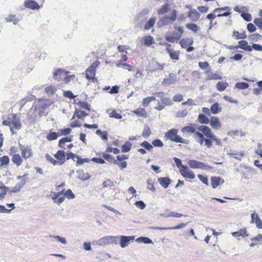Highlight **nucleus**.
<instances>
[{"mask_svg": "<svg viewBox=\"0 0 262 262\" xmlns=\"http://www.w3.org/2000/svg\"><path fill=\"white\" fill-rule=\"evenodd\" d=\"M54 157L56 159L58 165H61L66 162V152L63 150H57Z\"/></svg>", "mask_w": 262, "mask_h": 262, "instance_id": "2eb2a0df", "label": "nucleus"}, {"mask_svg": "<svg viewBox=\"0 0 262 262\" xmlns=\"http://www.w3.org/2000/svg\"><path fill=\"white\" fill-rule=\"evenodd\" d=\"M71 132V129L69 127L64 128L58 129V135L59 136H67L70 134Z\"/></svg>", "mask_w": 262, "mask_h": 262, "instance_id": "8fccbe9b", "label": "nucleus"}, {"mask_svg": "<svg viewBox=\"0 0 262 262\" xmlns=\"http://www.w3.org/2000/svg\"><path fill=\"white\" fill-rule=\"evenodd\" d=\"M51 194L52 195V199L53 201L58 205L62 204L65 200L64 196H59L56 193V192L51 191Z\"/></svg>", "mask_w": 262, "mask_h": 262, "instance_id": "cd10ccee", "label": "nucleus"}, {"mask_svg": "<svg viewBox=\"0 0 262 262\" xmlns=\"http://www.w3.org/2000/svg\"><path fill=\"white\" fill-rule=\"evenodd\" d=\"M261 220L258 214L254 211L251 214V224H253Z\"/></svg>", "mask_w": 262, "mask_h": 262, "instance_id": "bf43d9fd", "label": "nucleus"}, {"mask_svg": "<svg viewBox=\"0 0 262 262\" xmlns=\"http://www.w3.org/2000/svg\"><path fill=\"white\" fill-rule=\"evenodd\" d=\"M156 20V18L155 17L150 18L148 20L147 23L145 24V25L144 26V29H145V30L150 29L155 25Z\"/></svg>", "mask_w": 262, "mask_h": 262, "instance_id": "09e8293b", "label": "nucleus"}, {"mask_svg": "<svg viewBox=\"0 0 262 262\" xmlns=\"http://www.w3.org/2000/svg\"><path fill=\"white\" fill-rule=\"evenodd\" d=\"M181 132L184 134L183 136L185 137L192 135L196 142L202 146L204 145L208 148H210L212 146L213 142L217 146L222 145L221 139L215 135L207 125H199L196 123H190L183 127Z\"/></svg>", "mask_w": 262, "mask_h": 262, "instance_id": "f257e3e1", "label": "nucleus"}, {"mask_svg": "<svg viewBox=\"0 0 262 262\" xmlns=\"http://www.w3.org/2000/svg\"><path fill=\"white\" fill-rule=\"evenodd\" d=\"M210 180L211 186L214 189L222 185L225 182L224 180L220 176H212L210 178Z\"/></svg>", "mask_w": 262, "mask_h": 262, "instance_id": "6ab92c4d", "label": "nucleus"}, {"mask_svg": "<svg viewBox=\"0 0 262 262\" xmlns=\"http://www.w3.org/2000/svg\"><path fill=\"white\" fill-rule=\"evenodd\" d=\"M188 166L192 169H201L206 170H210L212 167L207 164L197 161L196 160L191 159L188 161Z\"/></svg>", "mask_w": 262, "mask_h": 262, "instance_id": "423d86ee", "label": "nucleus"}, {"mask_svg": "<svg viewBox=\"0 0 262 262\" xmlns=\"http://www.w3.org/2000/svg\"><path fill=\"white\" fill-rule=\"evenodd\" d=\"M10 162V159L8 156H4L0 157V166L1 167H6L7 166Z\"/></svg>", "mask_w": 262, "mask_h": 262, "instance_id": "ea45409f", "label": "nucleus"}, {"mask_svg": "<svg viewBox=\"0 0 262 262\" xmlns=\"http://www.w3.org/2000/svg\"><path fill=\"white\" fill-rule=\"evenodd\" d=\"M177 17V12L175 9H173L171 12V15L170 16H165L162 17L158 23H160L163 26L171 24L176 20Z\"/></svg>", "mask_w": 262, "mask_h": 262, "instance_id": "6e6552de", "label": "nucleus"}, {"mask_svg": "<svg viewBox=\"0 0 262 262\" xmlns=\"http://www.w3.org/2000/svg\"><path fill=\"white\" fill-rule=\"evenodd\" d=\"M155 100L156 98L154 96L147 97L142 100V104L143 106L147 107L151 101Z\"/></svg>", "mask_w": 262, "mask_h": 262, "instance_id": "37998d69", "label": "nucleus"}, {"mask_svg": "<svg viewBox=\"0 0 262 262\" xmlns=\"http://www.w3.org/2000/svg\"><path fill=\"white\" fill-rule=\"evenodd\" d=\"M132 147V144L129 141H126L125 143L121 146V151L122 152H129Z\"/></svg>", "mask_w": 262, "mask_h": 262, "instance_id": "2f4dec72", "label": "nucleus"}, {"mask_svg": "<svg viewBox=\"0 0 262 262\" xmlns=\"http://www.w3.org/2000/svg\"><path fill=\"white\" fill-rule=\"evenodd\" d=\"M151 134L150 127L148 125H145L142 133V136L145 138H148Z\"/></svg>", "mask_w": 262, "mask_h": 262, "instance_id": "3c124183", "label": "nucleus"}, {"mask_svg": "<svg viewBox=\"0 0 262 262\" xmlns=\"http://www.w3.org/2000/svg\"><path fill=\"white\" fill-rule=\"evenodd\" d=\"M249 37L251 41L255 42H257L262 39L261 35L257 33L250 35Z\"/></svg>", "mask_w": 262, "mask_h": 262, "instance_id": "5fc2aeb1", "label": "nucleus"}, {"mask_svg": "<svg viewBox=\"0 0 262 262\" xmlns=\"http://www.w3.org/2000/svg\"><path fill=\"white\" fill-rule=\"evenodd\" d=\"M170 6L169 4H165L158 10V14L162 15L168 12L170 10Z\"/></svg>", "mask_w": 262, "mask_h": 262, "instance_id": "e433bc0d", "label": "nucleus"}, {"mask_svg": "<svg viewBox=\"0 0 262 262\" xmlns=\"http://www.w3.org/2000/svg\"><path fill=\"white\" fill-rule=\"evenodd\" d=\"M169 55L170 58L173 61H178L180 60L181 52L180 50H174L172 46L166 51Z\"/></svg>", "mask_w": 262, "mask_h": 262, "instance_id": "dca6fc26", "label": "nucleus"}, {"mask_svg": "<svg viewBox=\"0 0 262 262\" xmlns=\"http://www.w3.org/2000/svg\"><path fill=\"white\" fill-rule=\"evenodd\" d=\"M158 181L160 185L165 189L168 188L172 182V180L168 177L158 178Z\"/></svg>", "mask_w": 262, "mask_h": 262, "instance_id": "412c9836", "label": "nucleus"}, {"mask_svg": "<svg viewBox=\"0 0 262 262\" xmlns=\"http://www.w3.org/2000/svg\"><path fill=\"white\" fill-rule=\"evenodd\" d=\"M238 48L248 52H251L252 51V48L250 46L248 45V42L244 39H242L238 41Z\"/></svg>", "mask_w": 262, "mask_h": 262, "instance_id": "bb28decb", "label": "nucleus"}, {"mask_svg": "<svg viewBox=\"0 0 262 262\" xmlns=\"http://www.w3.org/2000/svg\"><path fill=\"white\" fill-rule=\"evenodd\" d=\"M115 165H117L120 169L123 170L127 167V163L125 161H121L117 159Z\"/></svg>", "mask_w": 262, "mask_h": 262, "instance_id": "052dcab7", "label": "nucleus"}, {"mask_svg": "<svg viewBox=\"0 0 262 262\" xmlns=\"http://www.w3.org/2000/svg\"><path fill=\"white\" fill-rule=\"evenodd\" d=\"M229 84L227 82L220 81L216 84V89L219 91H224L228 86Z\"/></svg>", "mask_w": 262, "mask_h": 262, "instance_id": "a19ab883", "label": "nucleus"}, {"mask_svg": "<svg viewBox=\"0 0 262 262\" xmlns=\"http://www.w3.org/2000/svg\"><path fill=\"white\" fill-rule=\"evenodd\" d=\"M25 185V182L24 181H21L20 183H17L15 187L12 189H10V195L12 193H17L20 191L21 188L24 187Z\"/></svg>", "mask_w": 262, "mask_h": 262, "instance_id": "473e14b6", "label": "nucleus"}, {"mask_svg": "<svg viewBox=\"0 0 262 262\" xmlns=\"http://www.w3.org/2000/svg\"><path fill=\"white\" fill-rule=\"evenodd\" d=\"M188 17L192 21H197L200 16V13L195 10H190L187 15Z\"/></svg>", "mask_w": 262, "mask_h": 262, "instance_id": "c85d7f7f", "label": "nucleus"}, {"mask_svg": "<svg viewBox=\"0 0 262 262\" xmlns=\"http://www.w3.org/2000/svg\"><path fill=\"white\" fill-rule=\"evenodd\" d=\"M209 124L215 130H219L222 127V123L220 119L214 116H211Z\"/></svg>", "mask_w": 262, "mask_h": 262, "instance_id": "f3484780", "label": "nucleus"}, {"mask_svg": "<svg viewBox=\"0 0 262 262\" xmlns=\"http://www.w3.org/2000/svg\"><path fill=\"white\" fill-rule=\"evenodd\" d=\"M193 43L192 38H184L180 40L179 44L183 49H186L187 52H189L194 50V47L191 46Z\"/></svg>", "mask_w": 262, "mask_h": 262, "instance_id": "1a4fd4ad", "label": "nucleus"}, {"mask_svg": "<svg viewBox=\"0 0 262 262\" xmlns=\"http://www.w3.org/2000/svg\"><path fill=\"white\" fill-rule=\"evenodd\" d=\"M178 129L171 128L165 133L164 138L173 142L189 144L190 141L182 138L178 134Z\"/></svg>", "mask_w": 262, "mask_h": 262, "instance_id": "f03ea898", "label": "nucleus"}, {"mask_svg": "<svg viewBox=\"0 0 262 262\" xmlns=\"http://www.w3.org/2000/svg\"><path fill=\"white\" fill-rule=\"evenodd\" d=\"M116 245V236L108 235L100 238L97 242V244L100 246H104L108 244Z\"/></svg>", "mask_w": 262, "mask_h": 262, "instance_id": "9b49d317", "label": "nucleus"}, {"mask_svg": "<svg viewBox=\"0 0 262 262\" xmlns=\"http://www.w3.org/2000/svg\"><path fill=\"white\" fill-rule=\"evenodd\" d=\"M78 155L74 154L72 151H69L66 153V161L70 159L74 160L75 158L77 159Z\"/></svg>", "mask_w": 262, "mask_h": 262, "instance_id": "e2e57ef3", "label": "nucleus"}, {"mask_svg": "<svg viewBox=\"0 0 262 262\" xmlns=\"http://www.w3.org/2000/svg\"><path fill=\"white\" fill-rule=\"evenodd\" d=\"M187 224H188V223H182L177 225L175 226L169 227L150 226L149 227V229H152V230H178V229H182V228L185 227Z\"/></svg>", "mask_w": 262, "mask_h": 262, "instance_id": "ddd939ff", "label": "nucleus"}, {"mask_svg": "<svg viewBox=\"0 0 262 262\" xmlns=\"http://www.w3.org/2000/svg\"><path fill=\"white\" fill-rule=\"evenodd\" d=\"M12 161L17 166H20L23 162V158L18 154L12 155Z\"/></svg>", "mask_w": 262, "mask_h": 262, "instance_id": "7c9ffc66", "label": "nucleus"}, {"mask_svg": "<svg viewBox=\"0 0 262 262\" xmlns=\"http://www.w3.org/2000/svg\"><path fill=\"white\" fill-rule=\"evenodd\" d=\"M140 145L144 148L145 150H147L149 151H151V150L153 149L152 143L150 144L147 141H144L143 142H141L140 144Z\"/></svg>", "mask_w": 262, "mask_h": 262, "instance_id": "a18cd8bd", "label": "nucleus"}, {"mask_svg": "<svg viewBox=\"0 0 262 262\" xmlns=\"http://www.w3.org/2000/svg\"><path fill=\"white\" fill-rule=\"evenodd\" d=\"M19 116H11V117L10 118V116H9V117L8 118L9 120H11V126L16 130H19L22 126Z\"/></svg>", "mask_w": 262, "mask_h": 262, "instance_id": "a211bd4d", "label": "nucleus"}, {"mask_svg": "<svg viewBox=\"0 0 262 262\" xmlns=\"http://www.w3.org/2000/svg\"><path fill=\"white\" fill-rule=\"evenodd\" d=\"M148 68L150 71H162L164 69V66L159 63L158 61L152 60L148 64Z\"/></svg>", "mask_w": 262, "mask_h": 262, "instance_id": "aec40b11", "label": "nucleus"}, {"mask_svg": "<svg viewBox=\"0 0 262 262\" xmlns=\"http://www.w3.org/2000/svg\"><path fill=\"white\" fill-rule=\"evenodd\" d=\"M205 74L206 75V80H221L222 76L221 72L213 73L211 71L210 68L205 71Z\"/></svg>", "mask_w": 262, "mask_h": 262, "instance_id": "f8f14e48", "label": "nucleus"}, {"mask_svg": "<svg viewBox=\"0 0 262 262\" xmlns=\"http://www.w3.org/2000/svg\"><path fill=\"white\" fill-rule=\"evenodd\" d=\"M249 85L248 83L244 82H237L235 87L238 90H245L248 88Z\"/></svg>", "mask_w": 262, "mask_h": 262, "instance_id": "864d4df0", "label": "nucleus"}, {"mask_svg": "<svg viewBox=\"0 0 262 262\" xmlns=\"http://www.w3.org/2000/svg\"><path fill=\"white\" fill-rule=\"evenodd\" d=\"M221 107L217 103H214L210 108V111L212 114H217L221 111Z\"/></svg>", "mask_w": 262, "mask_h": 262, "instance_id": "de8ad7c7", "label": "nucleus"}, {"mask_svg": "<svg viewBox=\"0 0 262 262\" xmlns=\"http://www.w3.org/2000/svg\"><path fill=\"white\" fill-rule=\"evenodd\" d=\"M152 145L153 147H162L164 144L163 142L159 139H156L152 141Z\"/></svg>", "mask_w": 262, "mask_h": 262, "instance_id": "69168bd1", "label": "nucleus"}, {"mask_svg": "<svg viewBox=\"0 0 262 262\" xmlns=\"http://www.w3.org/2000/svg\"><path fill=\"white\" fill-rule=\"evenodd\" d=\"M103 158H104V160H106L110 163L114 164L115 165L117 161V159H115L112 155L108 154L106 152L105 154H103Z\"/></svg>", "mask_w": 262, "mask_h": 262, "instance_id": "c9c22d12", "label": "nucleus"}, {"mask_svg": "<svg viewBox=\"0 0 262 262\" xmlns=\"http://www.w3.org/2000/svg\"><path fill=\"white\" fill-rule=\"evenodd\" d=\"M247 35L244 30H241L239 31L234 30L232 33V37L235 39H245L247 38Z\"/></svg>", "mask_w": 262, "mask_h": 262, "instance_id": "4be33fe9", "label": "nucleus"}, {"mask_svg": "<svg viewBox=\"0 0 262 262\" xmlns=\"http://www.w3.org/2000/svg\"><path fill=\"white\" fill-rule=\"evenodd\" d=\"M251 241L252 242H257V243H258V245L262 244V234L259 233L257 236L251 238Z\"/></svg>", "mask_w": 262, "mask_h": 262, "instance_id": "338daca9", "label": "nucleus"}, {"mask_svg": "<svg viewBox=\"0 0 262 262\" xmlns=\"http://www.w3.org/2000/svg\"><path fill=\"white\" fill-rule=\"evenodd\" d=\"M231 9L229 7H224L222 8H216L213 10L214 13H216L218 12H221V11H224V10H228V12H225L223 13V12H221V13L218 14L216 16L217 17H223V16H229L231 14L230 12Z\"/></svg>", "mask_w": 262, "mask_h": 262, "instance_id": "393cba45", "label": "nucleus"}, {"mask_svg": "<svg viewBox=\"0 0 262 262\" xmlns=\"http://www.w3.org/2000/svg\"><path fill=\"white\" fill-rule=\"evenodd\" d=\"M76 79V76L74 74L69 75V74H67L66 76L64 78L63 81L65 83L68 84L71 81L74 80Z\"/></svg>", "mask_w": 262, "mask_h": 262, "instance_id": "680f3d73", "label": "nucleus"}, {"mask_svg": "<svg viewBox=\"0 0 262 262\" xmlns=\"http://www.w3.org/2000/svg\"><path fill=\"white\" fill-rule=\"evenodd\" d=\"M90 161H91L90 159L88 158H82V157L78 155L76 162V166H79L83 164L84 163H89Z\"/></svg>", "mask_w": 262, "mask_h": 262, "instance_id": "4c0bfd02", "label": "nucleus"}, {"mask_svg": "<svg viewBox=\"0 0 262 262\" xmlns=\"http://www.w3.org/2000/svg\"><path fill=\"white\" fill-rule=\"evenodd\" d=\"M143 41L145 46H150L154 43V39L150 35L146 36L143 38Z\"/></svg>", "mask_w": 262, "mask_h": 262, "instance_id": "c03bdc74", "label": "nucleus"}, {"mask_svg": "<svg viewBox=\"0 0 262 262\" xmlns=\"http://www.w3.org/2000/svg\"><path fill=\"white\" fill-rule=\"evenodd\" d=\"M24 5L26 8L32 10H37L39 8V6L37 3L33 0H26L24 2Z\"/></svg>", "mask_w": 262, "mask_h": 262, "instance_id": "a878e982", "label": "nucleus"}, {"mask_svg": "<svg viewBox=\"0 0 262 262\" xmlns=\"http://www.w3.org/2000/svg\"><path fill=\"white\" fill-rule=\"evenodd\" d=\"M231 235L235 237H246L249 236L247 228L246 227L241 228L237 231L232 232Z\"/></svg>", "mask_w": 262, "mask_h": 262, "instance_id": "b1692460", "label": "nucleus"}, {"mask_svg": "<svg viewBox=\"0 0 262 262\" xmlns=\"http://www.w3.org/2000/svg\"><path fill=\"white\" fill-rule=\"evenodd\" d=\"M174 31L171 35H166L165 36L166 40L169 42H174L179 41L183 36L184 30L182 26H174Z\"/></svg>", "mask_w": 262, "mask_h": 262, "instance_id": "20e7f679", "label": "nucleus"}, {"mask_svg": "<svg viewBox=\"0 0 262 262\" xmlns=\"http://www.w3.org/2000/svg\"><path fill=\"white\" fill-rule=\"evenodd\" d=\"M65 198L66 197L69 200L75 198V195L71 189H69L65 191Z\"/></svg>", "mask_w": 262, "mask_h": 262, "instance_id": "0e129e2a", "label": "nucleus"}, {"mask_svg": "<svg viewBox=\"0 0 262 262\" xmlns=\"http://www.w3.org/2000/svg\"><path fill=\"white\" fill-rule=\"evenodd\" d=\"M105 152H113L115 154H119L120 152V150L117 147H113L108 146L106 148Z\"/></svg>", "mask_w": 262, "mask_h": 262, "instance_id": "13d9d810", "label": "nucleus"}, {"mask_svg": "<svg viewBox=\"0 0 262 262\" xmlns=\"http://www.w3.org/2000/svg\"><path fill=\"white\" fill-rule=\"evenodd\" d=\"M135 241L138 243H143L145 244H153L152 241L147 236H140L136 239L135 238Z\"/></svg>", "mask_w": 262, "mask_h": 262, "instance_id": "c756f323", "label": "nucleus"}, {"mask_svg": "<svg viewBox=\"0 0 262 262\" xmlns=\"http://www.w3.org/2000/svg\"><path fill=\"white\" fill-rule=\"evenodd\" d=\"M5 19L7 22L13 23L14 25H17L19 21V19L17 18L16 15L14 14L9 15L7 17L5 18Z\"/></svg>", "mask_w": 262, "mask_h": 262, "instance_id": "f704fd0d", "label": "nucleus"}, {"mask_svg": "<svg viewBox=\"0 0 262 262\" xmlns=\"http://www.w3.org/2000/svg\"><path fill=\"white\" fill-rule=\"evenodd\" d=\"M78 174L77 178L82 181H85L89 180L91 176L88 173H84L83 169H79L76 171Z\"/></svg>", "mask_w": 262, "mask_h": 262, "instance_id": "5701e85b", "label": "nucleus"}, {"mask_svg": "<svg viewBox=\"0 0 262 262\" xmlns=\"http://www.w3.org/2000/svg\"><path fill=\"white\" fill-rule=\"evenodd\" d=\"M173 160L175 162L177 168L179 169V171L180 169H183L187 165H184L182 164V161L181 159L178 158L177 157H173Z\"/></svg>", "mask_w": 262, "mask_h": 262, "instance_id": "49530a36", "label": "nucleus"}, {"mask_svg": "<svg viewBox=\"0 0 262 262\" xmlns=\"http://www.w3.org/2000/svg\"><path fill=\"white\" fill-rule=\"evenodd\" d=\"M199 179L206 186L209 185L208 178L206 175H203L201 174H198Z\"/></svg>", "mask_w": 262, "mask_h": 262, "instance_id": "6e6d98bb", "label": "nucleus"}, {"mask_svg": "<svg viewBox=\"0 0 262 262\" xmlns=\"http://www.w3.org/2000/svg\"><path fill=\"white\" fill-rule=\"evenodd\" d=\"M135 235H117L116 245H119L122 248H125L135 241Z\"/></svg>", "mask_w": 262, "mask_h": 262, "instance_id": "39448f33", "label": "nucleus"}, {"mask_svg": "<svg viewBox=\"0 0 262 262\" xmlns=\"http://www.w3.org/2000/svg\"><path fill=\"white\" fill-rule=\"evenodd\" d=\"M186 27L188 29H189L195 33L198 32L200 29L198 25L193 23H188L186 24Z\"/></svg>", "mask_w": 262, "mask_h": 262, "instance_id": "603ef678", "label": "nucleus"}, {"mask_svg": "<svg viewBox=\"0 0 262 262\" xmlns=\"http://www.w3.org/2000/svg\"><path fill=\"white\" fill-rule=\"evenodd\" d=\"M253 23L259 29L262 30V18H255Z\"/></svg>", "mask_w": 262, "mask_h": 262, "instance_id": "774afa93", "label": "nucleus"}, {"mask_svg": "<svg viewBox=\"0 0 262 262\" xmlns=\"http://www.w3.org/2000/svg\"><path fill=\"white\" fill-rule=\"evenodd\" d=\"M59 135L58 132H53L52 130H50L47 134L46 136L47 139L49 141H51L53 140H56L59 137Z\"/></svg>", "mask_w": 262, "mask_h": 262, "instance_id": "72a5a7b5", "label": "nucleus"}, {"mask_svg": "<svg viewBox=\"0 0 262 262\" xmlns=\"http://www.w3.org/2000/svg\"><path fill=\"white\" fill-rule=\"evenodd\" d=\"M197 121L202 125L209 124L210 119L208 118L207 116H198Z\"/></svg>", "mask_w": 262, "mask_h": 262, "instance_id": "79ce46f5", "label": "nucleus"}, {"mask_svg": "<svg viewBox=\"0 0 262 262\" xmlns=\"http://www.w3.org/2000/svg\"><path fill=\"white\" fill-rule=\"evenodd\" d=\"M100 64L98 60L93 62L91 66L85 71L86 78L89 80H93L95 78L96 69Z\"/></svg>", "mask_w": 262, "mask_h": 262, "instance_id": "0eeeda50", "label": "nucleus"}, {"mask_svg": "<svg viewBox=\"0 0 262 262\" xmlns=\"http://www.w3.org/2000/svg\"><path fill=\"white\" fill-rule=\"evenodd\" d=\"M180 174L185 179H193L195 178L194 172L189 168L187 165L184 168L180 169Z\"/></svg>", "mask_w": 262, "mask_h": 262, "instance_id": "4468645a", "label": "nucleus"}, {"mask_svg": "<svg viewBox=\"0 0 262 262\" xmlns=\"http://www.w3.org/2000/svg\"><path fill=\"white\" fill-rule=\"evenodd\" d=\"M48 100L46 99H39L35 101L30 108V112L36 115H41L48 108Z\"/></svg>", "mask_w": 262, "mask_h": 262, "instance_id": "7ed1b4c3", "label": "nucleus"}, {"mask_svg": "<svg viewBox=\"0 0 262 262\" xmlns=\"http://www.w3.org/2000/svg\"><path fill=\"white\" fill-rule=\"evenodd\" d=\"M96 134L98 135L102 140L107 141L108 140V134L106 131H102L100 129H98L96 132Z\"/></svg>", "mask_w": 262, "mask_h": 262, "instance_id": "58836bf2", "label": "nucleus"}, {"mask_svg": "<svg viewBox=\"0 0 262 262\" xmlns=\"http://www.w3.org/2000/svg\"><path fill=\"white\" fill-rule=\"evenodd\" d=\"M70 72L64 69L58 68L56 69L53 73V78L57 81H63L65 76L67 74H69Z\"/></svg>", "mask_w": 262, "mask_h": 262, "instance_id": "9d476101", "label": "nucleus"}, {"mask_svg": "<svg viewBox=\"0 0 262 262\" xmlns=\"http://www.w3.org/2000/svg\"><path fill=\"white\" fill-rule=\"evenodd\" d=\"M19 147L20 150H21V155L23 158L25 159H26V157L27 156V145H23L19 142H18Z\"/></svg>", "mask_w": 262, "mask_h": 262, "instance_id": "4d7b16f0", "label": "nucleus"}]
</instances>
